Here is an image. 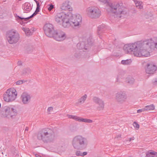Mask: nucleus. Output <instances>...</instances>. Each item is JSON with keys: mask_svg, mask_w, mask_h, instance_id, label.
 I'll list each match as a JSON object with an SVG mask.
<instances>
[{"mask_svg": "<svg viewBox=\"0 0 157 157\" xmlns=\"http://www.w3.org/2000/svg\"><path fill=\"white\" fill-rule=\"evenodd\" d=\"M155 48L157 49V42H154L152 40L125 44L123 47L127 53L137 57L149 56L150 53Z\"/></svg>", "mask_w": 157, "mask_h": 157, "instance_id": "obj_1", "label": "nucleus"}, {"mask_svg": "<svg viewBox=\"0 0 157 157\" xmlns=\"http://www.w3.org/2000/svg\"><path fill=\"white\" fill-rule=\"evenodd\" d=\"M23 83V81L20 80L16 82V83L17 85H21Z\"/></svg>", "mask_w": 157, "mask_h": 157, "instance_id": "obj_37", "label": "nucleus"}, {"mask_svg": "<svg viewBox=\"0 0 157 157\" xmlns=\"http://www.w3.org/2000/svg\"><path fill=\"white\" fill-rule=\"evenodd\" d=\"M92 44V40L91 39H89L87 40L86 44L84 42H82L78 43L77 44V47L79 49H84L85 50H87L88 49L87 47L90 46Z\"/></svg>", "mask_w": 157, "mask_h": 157, "instance_id": "obj_15", "label": "nucleus"}, {"mask_svg": "<svg viewBox=\"0 0 157 157\" xmlns=\"http://www.w3.org/2000/svg\"><path fill=\"white\" fill-rule=\"evenodd\" d=\"M121 137V135L118 134L115 137V139H119Z\"/></svg>", "mask_w": 157, "mask_h": 157, "instance_id": "obj_41", "label": "nucleus"}, {"mask_svg": "<svg viewBox=\"0 0 157 157\" xmlns=\"http://www.w3.org/2000/svg\"><path fill=\"white\" fill-rule=\"evenodd\" d=\"M133 125L135 128L137 129H138L140 127L139 125L136 122L133 123Z\"/></svg>", "mask_w": 157, "mask_h": 157, "instance_id": "obj_34", "label": "nucleus"}, {"mask_svg": "<svg viewBox=\"0 0 157 157\" xmlns=\"http://www.w3.org/2000/svg\"><path fill=\"white\" fill-rule=\"evenodd\" d=\"M156 69L157 67L155 65L152 64H148L146 71L148 74H153L156 71Z\"/></svg>", "mask_w": 157, "mask_h": 157, "instance_id": "obj_19", "label": "nucleus"}, {"mask_svg": "<svg viewBox=\"0 0 157 157\" xmlns=\"http://www.w3.org/2000/svg\"><path fill=\"white\" fill-rule=\"evenodd\" d=\"M3 110L5 113L3 116L4 117L13 118L17 113V111L15 107L13 105L5 106L3 108Z\"/></svg>", "mask_w": 157, "mask_h": 157, "instance_id": "obj_9", "label": "nucleus"}, {"mask_svg": "<svg viewBox=\"0 0 157 157\" xmlns=\"http://www.w3.org/2000/svg\"><path fill=\"white\" fill-rule=\"evenodd\" d=\"M17 93L16 89L13 88L7 90L3 94V99L7 102H10L14 101L16 98Z\"/></svg>", "mask_w": 157, "mask_h": 157, "instance_id": "obj_6", "label": "nucleus"}, {"mask_svg": "<svg viewBox=\"0 0 157 157\" xmlns=\"http://www.w3.org/2000/svg\"><path fill=\"white\" fill-rule=\"evenodd\" d=\"M93 101L97 104V109L98 111H101L104 109V102L103 100L100 98L94 97L93 98Z\"/></svg>", "mask_w": 157, "mask_h": 157, "instance_id": "obj_13", "label": "nucleus"}, {"mask_svg": "<svg viewBox=\"0 0 157 157\" xmlns=\"http://www.w3.org/2000/svg\"><path fill=\"white\" fill-rule=\"evenodd\" d=\"M54 39L58 41H61L64 40L66 37L65 34L62 31H59L57 32L56 31L54 33L53 36Z\"/></svg>", "mask_w": 157, "mask_h": 157, "instance_id": "obj_17", "label": "nucleus"}, {"mask_svg": "<svg viewBox=\"0 0 157 157\" xmlns=\"http://www.w3.org/2000/svg\"><path fill=\"white\" fill-rule=\"evenodd\" d=\"M126 82L130 84H132L134 82V79L132 77L128 78H127Z\"/></svg>", "mask_w": 157, "mask_h": 157, "instance_id": "obj_27", "label": "nucleus"}, {"mask_svg": "<svg viewBox=\"0 0 157 157\" xmlns=\"http://www.w3.org/2000/svg\"><path fill=\"white\" fill-rule=\"evenodd\" d=\"M142 2L137 1L136 2H135L136 6L139 9H142L143 8V6L142 5Z\"/></svg>", "mask_w": 157, "mask_h": 157, "instance_id": "obj_30", "label": "nucleus"}, {"mask_svg": "<svg viewBox=\"0 0 157 157\" xmlns=\"http://www.w3.org/2000/svg\"><path fill=\"white\" fill-rule=\"evenodd\" d=\"M134 137H132L128 139V140H125L124 142H125V144H130V142L131 141V140H134Z\"/></svg>", "mask_w": 157, "mask_h": 157, "instance_id": "obj_33", "label": "nucleus"}, {"mask_svg": "<svg viewBox=\"0 0 157 157\" xmlns=\"http://www.w3.org/2000/svg\"><path fill=\"white\" fill-rule=\"evenodd\" d=\"M67 116L69 118L72 119L79 122L88 123H91L93 122L92 120L87 118H83L75 115L67 114Z\"/></svg>", "mask_w": 157, "mask_h": 157, "instance_id": "obj_14", "label": "nucleus"}, {"mask_svg": "<svg viewBox=\"0 0 157 157\" xmlns=\"http://www.w3.org/2000/svg\"><path fill=\"white\" fill-rule=\"evenodd\" d=\"M37 138L44 143L53 142L56 139L53 130L49 128H45L39 131L37 135Z\"/></svg>", "mask_w": 157, "mask_h": 157, "instance_id": "obj_2", "label": "nucleus"}, {"mask_svg": "<svg viewBox=\"0 0 157 157\" xmlns=\"http://www.w3.org/2000/svg\"><path fill=\"white\" fill-rule=\"evenodd\" d=\"M86 13L89 17L93 19L99 18L101 15V10L96 7H88L87 9Z\"/></svg>", "mask_w": 157, "mask_h": 157, "instance_id": "obj_8", "label": "nucleus"}, {"mask_svg": "<svg viewBox=\"0 0 157 157\" xmlns=\"http://www.w3.org/2000/svg\"><path fill=\"white\" fill-rule=\"evenodd\" d=\"M146 153L144 152H143L141 155V157H147V156H146Z\"/></svg>", "mask_w": 157, "mask_h": 157, "instance_id": "obj_40", "label": "nucleus"}, {"mask_svg": "<svg viewBox=\"0 0 157 157\" xmlns=\"http://www.w3.org/2000/svg\"><path fill=\"white\" fill-rule=\"evenodd\" d=\"M155 109V106L153 105L146 106L145 108V110H153Z\"/></svg>", "mask_w": 157, "mask_h": 157, "instance_id": "obj_28", "label": "nucleus"}, {"mask_svg": "<svg viewBox=\"0 0 157 157\" xmlns=\"http://www.w3.org/2000/svg\"><path fill=\"white\" fill-rule=\"evenodd\" d=\"M87 97V94H85L78 99L77 103L81 104L84 103Z\"/></svg>", "mask_w": 157, "mask_h": 157, "instance_id": "obj_22", "label": "nucleus"}, {"mask_svg": "<svg viewBox=\"0 0 157 157\" xmlns=\"http://www.w3.org/2000/svg\"><path fill=\"white\" fill-rule=\"evenodd\" d=\"M1 107V104L0 103V108Z\"/></svg>", "mask_w": 157, "mask_h": 157, "instance_id": "obj_48", "label": "nucleus"}, {"mask_svg": "<svg viewBox=\"0 0 157 157\" xmlns=\"http://www.w3.org/2000/svg\"><path fill=\"white\" fill-rule=\"evenodd\" d=\"M72 144L74 148L77 150H83L85 148L88 144L86 138L81 135L75 136L72 141Z\"/></svg>", "mask_w": 157, "mask_h": 157, "instance_id": "obj_5", "label": "nucleus"}, {"mask_svg": "<svg viewBox=\"0 0 157 157\" xmlns=\"http://www.w3.org/2000/svg\"><path fill=\"white\" fill-rule=\"evenodd\" d=\"M87 154V152H82L80 151H77L76 152V155L77 156H84L86 155Z\"/></svg>", "mask_w": 157, "mask_h": 157, "instance_id": "obj_29", "label": "nucleus"}, {"mask_svg": "<svg viewBox=\"0 0 157 157\" xmlns=\"http://www.w3.org/2000/svg\"><path fill=\"white\" fill-rule=\"evenodd\" d=\"M29 128L28 127H26L25 131V133H27L28 131Z\"/></svg>", "mask_w": 157, "mask_h": 157, "instance_id": "obj_43", "label": "nucleus"}, {"mask_svg": "<svg viewBox=\"0 0 157 157\" xmlns=\"http://www.w3.org/2000/svg\"><path fill=\"white\" fill-rule=\"evenodd\" d=\"M54 8V5L51 4L49 7L48 8V10L49 11H51Z\"/></svg>", "mask_w": 157, "mask_h": 157, "instance_id": "obj_36", "label": "nucleus"}, {"mask_svg": "<svg viewBox=\"0 0 157 157\" xmlns=\"http://www.w3.org/2000/svg\"><path fill=\"white\" fill-rule=\"evenodd\" d=\"M40 11V7H36V11L35 12L33 13V14L31 16L29 17H21L19 16H17V17H18L17 19L18 20H19V21H21L20 22V23L22 25L23 23H27V22H26V21H27L28 20H29V19L33 17L34 16L36 15L37 13L39 12Z\"/></svg>", "mask_w": 157, "mask_h": 157, "instance_id": "obj_16", "label": "nucleus"}, {"mask_svg": "<svg viewBox=\"0 0 157 157\" xmlns=\"http://www.w3.org/2000/svg\"><path fill=\"white\" fill-rule=\"evenodd\" d=\"M123 73L122 71H121L119 72L117 75V77L116 78V81L117 82H119V79L122 77V74Z\"/></svg>", "mask_w": 157, "mask_h": 157, "instance_id": "obj_32", "label": "nucleus"}, {"mask_svg": "<svg viewBox=\"0 0 157 157\" xmlns=\"http://www.w3.org/2000/svg\"><path fill=\"white\" fill-rule=\"evenodd\" d=\"M6 37L7 41L10 44L16 43L20 38L18 33L13 30L9 31L7 32Z\"/></svg>", "mask_w": 157, "mask_h": 157, "instance_id": "obj_7", "label": "nucleus"}, {"mask_svg": "<svg viewBox=\"0 0 157 157\" xmlns=\"http://www.w3.org/2000/svg\"><path fill=\"white\" fill-rule=\"evenodd\" d=\"M31 72V70L29 68H26L23 69L22 74L23 75H29L30 74Z\"/></svg>", "mask_w": 157, "mask_h": 157, "instance_id": "obj_25", "label": "nucleus"}, {"mask_svg": "<svg viewBox=\"0 0 157 157\" xmlns=\"http://www.w3.org/2000/svg\"><path fill=\"white\" fill-rule=\"evenodd\" d=\"M21 98L23 104H26L30 102L31 97L30 94L24 92L21 94Z\"/></svg>", "mask_w": 157, "mask_h": 157, "instance_id": "obj_18", "label": "nucleus"}, {"mask_svg": "<svg viewBox=\"0 0 157 157\" xmlns=\"http://www.w3.org/2000/svg\"><path fill=\"white\" fill-rule=\"evenodd\" d=\"M69 16H72V13L70 12L58 13L55 16V21L57 23L62 24L63 27H68L70 26L69 21Z\"/></svg>", "mask_w": 157, "mask_h": 157, "instance_id": "obj_4", "label": "nucleus"}, {"mask_svg": "<svg viewBox=\"0 0 157 157\" xmlns=\"http://www.w3.org/2000/svg\"><path fill=\"white\" fill-rule=\"evenodd\" d=\"M152 83L154 85H157V77L152 80Z\"/></svg>", "mask_w": 157, "mask_h": 157, "instance_id": "obj_35", "label": "nucleus"}, {"mask_svg": "<svg viewBox=\"0 0 157 157\" xmlns=\"http://www.w3.org/2000/svg\"><path fill=\"white\" fill-rule=\"evenodd\" d=\"M157 154V153L153 151H149L146 153V156H147V157H154Z\"/></svg>", "mask_w": 157, "mask_h": 157, "instance_id": "obj_24", "label": "nucleus"}, {"mask_svg": "<svg viewBox=\"0 0 157 157\" xmlns=\"http://www.w3.org/2000/svg\"><path fill=\"white\" fill-rule=\"evenodd\" d=\"M75 57H76V58H78V57L77 56H76V54H75Z\"/></svg>", "mask_w": 157, "mask_h": 157, "instance_id": "obj_47", "label": "nucleus"}, {"mask_svg": "<svg viewBox=\"0 0 157 157\" xmlns=\"http://www.w3.org/2000/svg\"><path fill=\"white\" fill-rule=\"evenodd\" d=\"M127 98V95L124 91L118 92L115 95V99L118 103L122 104L124 102Z\"/></svg>", "mask_w": 157, "mask_h": 157, "instance_id": "obj_12", "label": "nucleus"}, {"mask_svg": "<svg viewBox=\"0 0 157 157\" xmlns=\"http://www.w3.org/2000/svg\"><path fill=\"white\" fill-rule=\"evenodd\" d=\"M99 1L101 2H106L107 0H99Z\"/></svg>", "mask_w": 157, "mask_h": 157, "instance_id": "obj_45", "label": "nucleus"}, {"mask_svg": "<svg viewBox=\"0 0 157 157\" xmlns=\"http://www.w3.org/2000/svg\"><path fill=\"white\" fill-rule=\"evenodd\" d=\"M53 107H49L48 109V112H51L53 111Z\"/></svg>", "mask_w": 157, "mask_h": 157, "instance_id": "obj_39", "label": "nucleus"}, {"mask_svg": "<svg viewBox=\"0 0 157 157\" xmlns=\"http://www.w3.org/2000/svg\"><path fill=\"white\" fill-rule=\"evenodd\" d=\"M69 21L70 26L72 25L78 27L82 23V17L79 14H72V16H69Z\"/></svg>", "mask_w": 157, "mask_h": 157, "instance_id": "obj_10", "label": "nucleus"}, {"mask_svg": "<svg viewBox=\"0 0 157 157\" xmlns=\"http://www.w3.org/2000/svg\"><path fill=\"white\" fill-rule=\"evenodd\" d=\"M22 30L25 32V34L27 36H30L32 35L33 31L30 30L29 28L26 27L22 28Z\"/></svg>", "mask_w": 157, "mask_h": 157, "instance_id": "obj_23", "label": "nucleus"}, {"mask_svg": "<svg viewBox=\"0 0 157 157\" xmlns=\"http://www.w3.org/2000/svg\"><path fill=\"white\" fill-rule=\"evenodd\" d=\"M44 30L46 35L50 37H52L56 32L52 25L50 23L45 24L44 26Z\"/></svg>", "mask_w": 157, "mask_h": 157, "instance_id": "obj_11", "label": "nucleus"}, {"mask_svg": "<svg viewBox=\"0 0 157 157\" xmlns=\"http://www.w3.org/2000/svg\"><path fill=\"white\" fill-rule=\"evenodd\" d=\"M35 1L36 2V3L37 7H40V3H39V2L37 1Z\"/></svg>", "mask_w": 157, "mask_h": 157, "instance_id": "obj_42", "label": "nucleus"}, {"mask_svg": "<svg viewBox=\"0 0 157 157\" xmlns=\"http://www.w3.org/2000/svg\"><path fill=\"white\" fill-rule=\"evenodd\" d=\"M60 9L63 10H69V11H71L72 10V8L70 5V2L68 1H66L64 2L62 4Z\"/></svg>", "mask_w": 157, "mask_h": 157, "instance_id": "obj_20", "label": "nucleus"}, {"mask_svg": "<svg viewBox=\"0 0 157 157\" xmlns=\"http://www.w3.org/2000/svg\"><path fill=\"white\" fill-rule=\"evenodd\" d=\"M22 8L25 13L29 12L32 8L30 3L26 2L22 5Z\"/></svg>", "mask_w": 157, "mask_h": 157, "instance_id": "obj_21", "label": "nucleus"}, {"mask_svg": "<svg viewBox=\"0 0 157 157\" xmlns=\"http://www.w3.org/2000/svg\"><path fill=\"white\" fill-rule=\"evenodd\" d=\"M107 11L109 14H112L113 16H117L121 17L122 15L126 13L125 9L122 6V3H110L109 4Z\"/></svg>", "mask_w": 157, "mask_h": 157, "instance_id": "obj_3", "label": "nucleus"}, {"mask_svg": "<svg viewBox=\"0 0 157 157\" xmlns=\"http://www.w3.org/2000/svg\"><path fill=\"white\" fill-rule=\"evenodd\" d=\"M105 28V25L104 24H102L99 25L98 27V33H99L100 31H102Z\"/></svg>", "mask_w": 157, "mask_h": 157, "instance_id": "obj_31", "label": "nucleus"}, {"mask_svg": "<svg viewBox=\"0 0 157 157\" xmlns=\"http://www.w3.org/2000/svg\"><path fill=\"white\" fill-rule=\"evenodd\" d=\"M132 62L131 59H127L126 60H122L121 63L124 65H128L131 64Z\"/></svg>", "mask_w": 157, "mask_h": 157, "instance_id": "obj_26", "label": "nucleus"}, {"mask_svg": "<svg viewBox=\"0 0 157 157\" xmlns=\"http://www.w3.org/2000/svg\"><path fill=\"white\" fill-rule=\"evenodd\" d=\"M145 110V108H144V109H139V110H137V113H141L142 112L144 111Z\"/></svg>", "mask_w": 157, "mask_h": 157, "instance_id": "obj_38", "label": "nucleus"}, {"mask_svg": "<svg viewBox=\"0 0 157 157\" xmlns=\"http://www.w3.org/2000/svg\"><path fill=\"white\" fill-rule=\"evenodd\" d=\"M35 155L36 157H42L38 154H36Z\"/></svg>", "mask_w": 157, "mask_h": 157, "instance_id": "obj_44", "label": "nucleus"}, {"mask_svg": "<svg viewBox=\"0 0 157 157\" xmlns=\"http://www.w3.org/2000/svg\"><path fill=\"white\" fill-rule=\"evenodd\" d=\"M17 64L19 65H20L21 64V62L20 61H18L17 63Z\"/></svg>", "mask_w": 157, "mask_h": 157, "instance_id": "obj_46", "label": "nucleus"}]
</instances>
